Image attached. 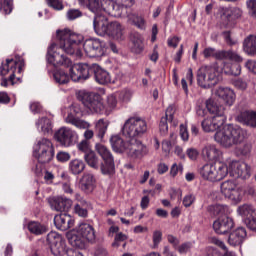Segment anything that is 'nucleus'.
<instances>
[{
	"instance_id": "1",
	"label": "nucleus",
	"mask_w": 256,
	"mask_h": 256,
	"mask_svg": "<svg viewBox=\"0 0 256 256\" xmlns=\"http://www.w3.org/2000/svg\"><path fill=\"white\" fill-rule=\"evenodd\" d=\"M71 79L74 82L87 81L91 75H94L95 80L100 85L111 83V75L107 70H104L97 64L78 63L71 68Z\"/></svg>"
},
{
	"instance_id": "2",
	"label": "nucleus",
	"mask_w": 256,
	"mask_h": 256,
	"mask_svg": "<svg viewBox=\"0 0 256 256\" xmlns=\"http://www.w3.org/2000/svg\"><path fill=\"white\" fill-rule=\"evenodd\" d=\"M56 37L59 41V49H62L67 55H72L81 59L83 51L81 43H83V35L77 34L67 28L56 31Z\"/></svg>"
},
{
	"instance_id": "3",
	"label": "nucleus",
	"mask_w": 256,
	"mask_h": 256,
	"mask_svg": "<svg viewBox=\"0 0 256 256\" xmlns=\"http://www.w3.org/2000/svg\"><path fill=\"white\" fill-rule=\"evenodd\" d=\"M93 25L95 33L100 35V37L108 35L109 37H113V39H123V27L121 26V23H109V20L105 15H98L97 17H94Z\"/></svg>"
},
{
	"instance_id": "4",
	"label": "nucleus",
	"mask_w": 256,
	"mask_h": 256,
	"mask_svg": "<svg viewBox=\"0 0 256 256\" xmlns=\"http://www.w3.org/2000/svg\"><path fill=\"white\" fill-rule=\"evenodd\" d=\"M198 173L205 181H222L229 175V167L225 163L204 164L198 169Z\"/></svg>"
},
{
	"instance_id": "5",
	"label": "nucleus",
	"mask_w": 256,
	"mask_h": 256,
	"mask_svg": "<svg viewBox=\"0 0 256 256\" xmlns=\"http://www.w3.org/2000/svg\"><path fill=\"white\" fill-rule=\"evenodd\" d=\"M33 157L41 165L51 163L55 157V146L48 138H40L34 145Z\"/></svg>"
},
{
	"instance_id": "6",
	"label": "nucleus",
	"mask_w": 256,
	"mask_h": 256,
	"mask_svg": "<svg viewBox=\"0 0 256 256\" xmlns=\"http://www.w3.org/2000/svg\"><path fill=\"white\" fill-rule=\"evenodd\" d=\"M147 133V121L139 116H131L128 118L123 127L122 134L130 139L143 137Z\"/></svg>"
},
{
	"instance_id": "7",
	"label": "nucleus",
	"mask_w": 256,
	"mask_h": 256,
	"mask_svg": "<svg viewBox=\"0 0 256 256\" xmlns=\"http://www.w3.org/2000/svg\"><path fill=\"white\" fill-rule=\"evenodd\" d=\"M197 83L203 89L215 87L219 83V72L215 66H202L197 71Z\"/></svg>"
},
{
	"instance_id": "8",
	"label": "nucleus",
	"mask_w": 256,
	"mask_h": 256,
	"mask_svg": "<svg viewBox=\"0 0 256 256\" xmlns=\"http://www.w3.org/2000/svg\"><path fill=\"white\" fill-rule=\"evenodd\" d=\"M78 100L83 103L92 113H105V104L101 95L93 92L80 91L78 93Z\"/></svg>"
},
{
	"instance_id": "9",
	"label": "nucleus",
	"mask_w": 256,
	"mask_h": 256,
	"mask_svg": "<svg viewBox=\"0 0 256 256\" xmlns=\"http://www.w3.org/2000/svg\"><path fill=\"white\" fill-rule=\"evenodd\" d=\"M207 111L213 117H225V107L213 98H209L204 104L200 103L196 106L197 117H207Z\"/></svg>"
},
{
	"instance_id": "10",
	"label": "nucleus",
	"mask_w": 256,
	"mask_h": 256,
	"mask_svg": "<svg viewBox=\"0 0 256 256\" xmlns=\"http://www.w3.org/2000/svg\"><path fill=\"white\" fill-rule=\"evenodd\" d=\"M96 151L104 161L100 164V171L103 175H113L115 173V158L111 150L103 144H96Z\"/></svg>"
},
{
	"instance_id": "11",
	"label": "nucleus",
	"mask_w": 256,
	"mask_h": 256,
	"mask_svg": "<svg viewBox=\"0 0 256 256\" xmlns=\"http://www.w3.org/2000/svg\"><path fill=\"white\" fill-rule=\"evenodd\" d=\"M47 61L50 63V65H53V67H73V61L69 59L65 54L57 51V44L53 43L48 47L47 50Z\"/></svg>"
},
{
	"instance_id": "12",
	"label": "nucleus",
	"mask_w": 256,
	"mask_h": 256,
	"mask_svg": "<svg viewBox=\"0 0 256 256\" xmlns=\"http://www.w3.org/2000/svg\"><path fill=\"white\" fill-rule=\"evenodd\" d=\"M51 253L54 256H63L67 250V244L65 243V239L57 232H50L47 235L46 239Z\"/></svg>"
},
{
	"instance_id": "13",
	"label": "nucleus",
	"mask_w": 256,
	"mask_h": 256,
	"mask_svg": "<svg viewBox=\"0 0 256 256\" xmlns=\"http://www.w3.org/2000/svg\"><path fill=\"white\" fill-rule=\"evenodd\" d=\"M203 55L205 59L215 57V59L218 60L229 59V61H235L236 63H241L243 61V58L239 54L231 50H222L217 52L215 51V48L208 47L203 50Z\"/></svg>"
},
{
	"instance_id": "14",
	"label": "nucleus",
	"mask_w": 256,
	"mask_h": 256,
	"mask_svg": "<svg viewBox=\"0 0 256 256\" xmlns=\"http://www.w3.org/2000/svg\"><path fill=\"white\" fill-rule=\"evenodd\" d=\"M87 57H103L105 55V42L99 39H87L83 44Z\"/></svg>"
},
{
	"instance_id": "15",
	"label": "nucleus",
	"mask_w": 256,
	"mask_h": 256,
	"mask_svg": "<svg viewBox=\"0 0 256 256\" xmlns=\"http://www.w3.org/2000/svg\"><path fill=\"white\" fill-rule=\"evenodd\" d=\"M228 173L235 179H249L251 177V167L245 162L233 161L229 165Z\"/></svg>"
},
{
	"instance_id": "16",
	"label": "nucleus",
	"mask_w": 256,
	"mask_h": 256,
	"mask_svg": "<svg viewBox=\"0 0 256 256\" xmlns=\"http://www.w3.org/2000/svg\"><path fill=\"white\" fill-rule=\"evenodd\" d=\"M149 153V149L137 138H131L128 141V150L127 155L131 157V159H143L145 155Z\"/></svg>"
},
{
	"instance_id": "17",
	"label": "nucleus",
	"mask_w": 256,
	"mask_h": 256,
	"mask_svg": "<svg viewBox=\"0 0 256 256\" xmlns=\"http://www.w3.org/2000/svg\"><path fill=\"white\" fill-rule=\"evenodd\" d=\"M54 137L62 147H71L73 145V141L77 137V132L68 127H61L54 134Z\"/></svg>"
},
{
	"instance_id": "18",
	"label": "nucleus",
	"mask_w": 256,
	"mask_h": 256,
	"mask_svg": "<svg viewBox=\"0 0 256 256\" xmlns=\"http://www.w3.org/2000/svg\"><path fill=\"white\" fill-rule=\"evenodd\" d=\"M49 203L51 209L60 213H69L71 207H73V200L63 196L51 198Z\"/></svg>"
},
{
	"instance_id": "19",
	"label": "nucleus",
	"mask_w": 256,
	"mask_h": 256,
	"mask_svg": "<svg viewBox=\"0 0 256 256\" xmlns=\"http://www.w3.org/2000/svg\"><path fill=\"white\" fill-rule=\"evenodd\" d=\"M235 227V222L229 216H222L213 223V229L218 235H226Z\"/></svg>"
},
{
	"instance_id": "20",
	"label": "nucleus",
	"mask_w": 256,
	"mask_h": 256,
	"mask_svg": "<svg viewBox=\"0 0 256 256\" xmlns=\"http://www.w3.org/2000/svg\"><path fill=\"white\" fill-rule=\"evenodd\" d=\"M225 125V117H207L201 122V127L205 133H211L221 129Z\"/></svg>"
},
{
	"instance_id": "21",
	"label": "nucleus",
	"mask_w": 256,
	"mask_h": 256,
	"mask_svg": "<svg viewBox=\"0 0 256 256\" xmlns=\"http://www.w3.org/2000/svg\"><path fill=\"white\" fill-rule=\"evenodd\" d=\"M97 180H95V176L91 173H84L79 181V187L81 191L86 193L87 195H91L93 191H95Z\"/></svg>"
},
{
	"instance_id": "22",
	"label": "nucleus",
	"mask_w": 256,
	"mask_h": 256,
	"mask_svg": "<svg viewBox=\"0 0 256 256\" xmlns=\"http://www.w3.org/2000/svg\"><path fill=\"white\" fill-rule=\"evenodd\" d=\"M214 139L217 143L222 145V147H233L234 145L230 126L216 132L214 135Z\"/></svg>"
},
{
	"instance_id": "23",
	"label": "nucleus",
	"mask_w": 256,
	"mask_h": 256,
	"mask_svg": "<svg viewBox=\"0 0 256 256\" xmlns=\"http://www.w3.org/2000/svg\"><path fill=\"white\" fill-rule=\"evenodd\" d=\"M54 224L60 231H67L75 225V220L67 213H61L54 217Z\"/></svg>"
},
{
	"instance_id": "24",
	"label": "nucleus",
	"mask_w": 256,
	"mask_h": 256,
	"mask_svg": "<svg viewBox=\"0 0 256 256\" xmlns=\"http://www.w3.org/2000/svg\"><path fill=\"white\" fill-rule=\"evenodd\" d=\"M236 121L246 127L256 128V111L244 110L236 116Z\"/></svg>"
},
{
	"instance_id": "25",
	"label": "nucleus",
	"mask_w": 256,
	"mask_h": 256,
	"mask_svg": "<svg viewBox=\"0 0 256 256\" xmlns=\"http://www.w3.org/2000/svg\"><path fill=\"white\" fill-rule=\"evenodd\" d=\"M247 237V230L243 227H239L233 232L230 233L228 238V243L232 245V247H237V245H241L245 238Z\"/></svg>"
},
{
	"instance_id": "26",
	"label": "nucleus",
	"mask_w": 256,
	"mask_h": 256,
	"mask_svg": "<svg viewBox=\"0 0 256 256\" xmlns=\"http://www.w3.org/2000/svg\"><path fill=\"white\" fill-rule=\"evenodd\" d=\"M15 71H17V61L14 59H6V63H2V67H0V75L5 77V75H9V81H15Z\"/></svg>"
},
{
	"instance_id": "27",
	"label": "nucleus",
	"mask_w": 256,
	"mask_h": 256,
	"mask_svg": "<svg viewBox=\"0 0 256 256\" xmlns=\"http://www.w3.org/2000/svg\"><path fill=\"white\" fill-rule=\"evenodd\" d=\"M77 231L84 237L86 241H88V243H95V228H93L90 224H80Z\"/></svg>"
},
{
	"instance_id": "28",
	"label": "nucleus",
	"mask_w": 256,
	"mask_h": 256,
	"mask_svg": "<svg viewBox=\"0 0 256 256\" xmlns=\"http://www.w3.org/2000/svg\"><path fill=\"white\" fill-rule=\"evenodd\" d=\"M113 151L116 153H127L129 149V142H125L119 135L112 136L110 138Z\"/></svg>"
},
{
	"instance_id": "29",
	"label": "nucleus",
	"mask_w": 256,
	"mask_h": 256,
	"mask_svg": "<svg viewBox=\"0 0 256 256\" xmlns=\"http://www.w3.org/2000/svg\"><path fill=\"white\" fill-rule=\"evenodd\" d=\"M243 51L249 57H256V36L249 35L243 41Z\"/></svg>"
},
{
	"instance_id": "30",
	"label": "nucleus",
	"mask_w": 256,
	"mask_h": 256,
	"mask_svg": "<svg viewBox=\"0 0 256 256\" xmlns=\"http://www.w3.org/2000/svg\"><path fill=\"white\" fill-rule=\"evenodd\" d=\"M230 131L232 134V142L234 145H239L247 139V131L243 130L240 126H230Z\"/></svg>"
},
{
	"instance_id": "31",
	"label": "nucleus",
	"mask_w": 256,
	"mask_h": 256,
	"mask_svg": "<svg viewBox=\"0 0 256 256\" xmlns=\"http://www.w3.org/2000/svg\"><path fill=\"white\" fill-rule=\"evenodd\" d=\"M85 162L79 158L72 159L68 164V171L71 175H81L85 171Z\"/></svg>"
},
{
	"instance_id": "32",
	"label": "nucleus",
	"mask_w": 256,
	"mask_h": 256,
	"mask_svg": "<svg viewBox=\"0 0 256 256\" xmlns=\"http://www.w3.org/2000/svg\"><path fill=\"white\" fill-rule=\"evenodd\" d=\"M219 99H223L229 107L235 103V92L231 88H219L217 91Z\"/></svg>"
},
{
	"instance_id": "33",
	"label": "nucleus",
	"mask_w": 256,
	"mask_h": 256,
	"mask_svg": "<svg viewBox=\"0 0 256 256\" xmlns=\"http://www.w3.org/2000/svg\"><path fill=\"white\" fill-rule=\"evenodd\" d=\"M131 41H132V53H136L139 55V53H143V49H145V44L143 43V36L141 34L134 32L131 35Z\"/></svg>"
},
{
	"instance_id": "34",
	"label": "nucleus",
	"mask_w": 256,
	"mask_h": 256,
	"mask_svg": "<svg viewBox=\"0 0 256 256\" xmlns=\"http://www.w3.org/2000/svg\"><path fill=\"white\" fill-rule=\"evenodd\" d=\"M202 155L205 159H208V161H216V159H219L221 151L214 145H208L202 149Z\"/></svg>"
},
{
	"instance_id": "35",
	"label": "nucleus",
	"mask_w": 256,
	"mask_h": 256,
	"mask_svg": "<svg viewBox=\"0 0 256 256\" xmlns=\"http://www.w3.org/2000/svg\"><path fill=\"white\" fill-rule=\"evenodd\" d=\"M69 243L72 245V247H76L77 249H85L87 240L84 239L82 234H80L76 230L72 233L71 237L69 238Z\"/></svg>"
},
{
	"instance_id": "36",
	"label": "nucleus",
	"mask_w": 256,
	"mask_h": 256,
	"mask_svg": "<svg viewBox=\"0 0 256 256\" xmlns=\"http://www.w3.org/2000/svg\"><path fill=\"white\" fill-rule=\"evenodd\" d=\"M65 121L66 123H70V125H74L77 129H89V127H91L89 122L76 118L73 113H69L65 118Z\"/></svg>"
},
{
	"instance_id": "37",
	"label": "nucleus",
	"mask_w": 256,
	"mask_h": 256,
	"mask_svg": "<svg viewBox=\"0 0 256 256\" xmlns=\"http://www.w3.org/2000/svg\"><path fill=\"white\" fill-rule=\"evenodd\" d=\"M71 70V68H70ZM53 79L58 85H67L69 81H71V71H70V76L65 70H56L53 73Z\"/></svg>"
},
{
	"instance_id": "38",
	"label": "nucleus",
	"mask_w": 256,
	"mask_h": 256,
	"mask_svg": "<svg viewBox=\"0 0 256 256\" xmlns=\"http://www.w3.org/2000/svg\"><path fill=\"white\" fill-rule=\"evenodd\" d=\"M107 129H109V121L105 119H99L95 125V133L97 135V138L103 141V137H105Z\"/></svg>"
},
{
	"instance_id": "39",
	"label": "nucleus",
	"mask_w": 256,
	"mask_h": 256,
	"mask_svg": "<svg viewBox=\"0 0 256 256\" xmlns=\"http://www.w3.org/2000/svg\"><path fill=\"white\" fill-rule=\"evenodd\" d=\"M27 227L28 231L33 235H44V233H47V226L39 222H30Z\"/></svg>"
},
{
	"instance_id": "40",
	"label": "nucleus",
	"mask_w": 256,
	"mask_h": 256,
	"mask_svg": "<svg viewBox=\"0 0 256 256\" xmlns=\"http://www.w3.org/2000/svg\"><path fill=\"white\" fill-rule=\"evenodd\" d=\"M84 161H86L87 165L92 169H99V157L95 154L94 151L88 152L84 155Z\"/></svg>"
},
{
	"instance_id": "41",
	"label": "nucleus",
	"mask_w": 256,
	"mask_h": 256,
	"mask_svg": "<svg viewBox=\"0 0 256 256\" xmlns=\"http://www.w3.org/2000/svg\"><path fill=\"white\" fill-rule=\"evenodd\" d=\"M238 213L239 215H241V217H244L245 219H249L250 217L256 215L255 209L250 204H244L242 206H239Z\"/></svg>"
},
{
	"instance_id": "42",
	"label": "nucleus",
	"mask_w": 256,
	"mask_h": 256,
	"mask_svg": "<svg viewBox=\"0 0 256 256\" xmlns=\"http://www.w3.org/2000/svg\"><path fill=\"white\" fill-rule=\"evenodd\" d=\"M86 6L89 11L95 14L94 17L103 15V13H101V2H99V0H87Z\"/></svg>"
},
{
	"instance_id": "43",
	"label": "nucleus",
	"mask_w": 256,
	"mask_h": 256,
	"mask_svg": "<svg viewBox=\"0 0 256 256\" xmlns=\"http://www.w3.org/2000/svg\"><path fill=\"white\" fill-rule=\"evenodd\" d=\"M225 197L230 199V201H233V203H241V200L243 199V191L236 186V188L229 192V195H226Z\"/></svg>"
},
{
	"instance_id": "44",
	"label": "nucleus",
	"mask_w": 256,
	"mask_h": 256,
	"mask_svg": "<svg viewBox=\"0 0 256 256\" xmlns=\"http://www.w3.org/2000/svg\"><path fill=\"white\" fill-rule=\"evenodd\" d=\"M0 11L4 15H11L13 12V0H0Z\"/></svg>"
},
{
	"instance_id": "45",
	"label": "nucleus",
	"mask_w": 256,
	"mask_h": 256,
	"mask_svg": "<svg viewBox=\"0 0 256 256\" xmlns=\"http://www.w3.org/2000/svg\"><path fill=\"white\" fill-rule=\"evenodd\" d=\"M37 127L41 128L44 133H49L51 131V120L47 117H42L36 122Z\"/></svg>"
},
{
	"instance_id": "46",
	"label": "nucleus",
	"mask_w": 256,
	"mask_h": 256,
	"mask_svg": "<svg viewBox=\"0 0 256 256\" xmlns=\"http://www.w3.org/2000/svg\"><path fill=\"white\" fill-rule=\"evenodd\" d=\"M235 188H237V184L235 182L228 180L221 184V193L226 197L229 195Z\"/></svg>"
},
{
	"instance_id": "47",
	"label": "nucleus",
	"mask_w": 256,
	"mask_h": 256,
	"mask_svg": "<svg viewBox=\"0 0 256 256\" xmlns=\"http://www.w3.org/2000/svg\"><path fill=\"white\" fill-rule=\"evenodd\" d=\"M209 211L215 217H217L219 215H225L227 213V206H224L221 204H216V205L210 206Z\"/></svg>"
},
{
	"instance_id": "48",
	"label": "nucleus",
	"mask_w": 256,
	"mask_h": 256,
	"mask_svg": "<svg viewBox=\"0 0 256 256\" xmlns=\"http://www.w3.org/2000/svg\"><path fill=\"white\" fill-rule=\"evenodd\" d=\"M252 149L253 146L251 145V143L246 142L238 148V153H240V155H242L243 157H249L251 155Z\"/></svg>"
},
{
	"instance_id": "49",
	"label": "nucleus",
	"mask_w": 256,
	"mask_h": 256,
	"mask_svg": "<svg viewBox=\"0 0 256 256\" xmlns=\"http://www.w3.org/2000/svg\"><path fill=\"white\" fill-rule=\"evenodd\" d=\"M108 15H111V17H121V15H123V6L117 4V2H114L111 12H108Z\"/></svg>"
},
{
	"instance_id": "50",
	"label": "nucleus",
	"mask_w": 256,
	"mask_h": 256,
	"mask_svg": "<svg viewBox=\"0 0 256 256\" xmlns=\"http://www.w3.org/2000/svg\"><path fill=\"white\" fill-rule=\"evenodd\" d=\"M152 239H153L152 249H157V247H159V243L163 241V233L160 230H155L153 232Z\"/></svg>"
},
{
	"instance_id": "51",
	"label": "nucleus",
	"mask_w": 256,
	"mask_h": 256,
	"mask_svg": "<svg viewBox=\"0 0 256 256\" xmlns=\"http://www.w3.org/2000/svg\"><path fill=\"white\" fill-rule=\"evenodd\" d=\"M115 5V1L114 0H101V13H103V11L105 13L111 12L112 7Z\"/></svg>"
},
{
	"instance_id": "52",
	"label": "nucleus",
	"mask_w": 256,
	"mask_h": 256,
	"mask_svg": "<svg viewBox=\"0 0 256 256\" xmlns=\"http://www.w3.org/2000/svg\"><path fill=\"white\" fill-rule=\"evenodd\" d=\"M246 7L248 9V14L253 19H256V0H248L246 2Z\"/></svg>"
},
{
	"instance_id": "53",
	"label": "nucleus",
	"mask_w": 256,
	"mask_h": 256,
	"mask_svg": "<svg viewBox=\"0 0 256 256\" xmlns=\"http://www.w3.org/2000/svg\"><path fill=\"white\" fill-rule=\"evenodd\" d=\"M130 18L138 29H145V19L143 17L133 14Z\"/></svg>"
},
{
	"instance_id": "54",
	"label": "nucleus",
	"mask_w": 256,
	"mask_h": 256,
	"mask_svg": "<svg viewBox=\"0 0 256 256\" xmlns=\"http://www.w3.org/2000/svg\"><path fill=\"white\" fill-rule=\"evenodd\" d=\"M79 17H83V12L79 9H70L67 12V18L69 21H75V19H79Z\"/></svg>"
},
{
	"instance_id": "55",
	"label": "nucleus",
	"mask_w": 256,
	"mask_h": 256,
	"mask_svg": "<svg viewBox=\"0 0 256 256\" xmlns=\"http://www.w3.org/2000/svg\"><path fill=\"white\" fill-rule=\"evenodd\" d=\"M167 121H169V118L162 117L159 123V130L161 135H167V132L169 131V125L167 124Z\"/></svg>"
},
{
	"instance_id": "56",
	"label": "nucleus",
	"mask_w": 256,
	"mask_h": 256,
	"mask_svg": "<svg viewBox=\"0 0 256 256\" xmlns=\"http://www.w3.org/2000/svg\"><path fill=\"white\" fill-rule=\"evenodd\" d=\"M49 7H52L56 11L63 10V0H46Z\"/></svg>"
},
{
	"instance_id": "57",
	"label": "nucleus",
	"mask_w": 256,
	"mask_h": 256,
	"mask_svg": "<svg viewBox=\"0 0 256 256\" xmlns=\"http://www.w3.org/2000/svg\"><path fill=\"white\" fill-rule=\"evenodd\" d=\"M56 159L59 163H67V161L71 159V154H69V152L60 151L57 153Z\"/></svg>"
},
{
	"instance_id": "58",
	"label": "nucleus",
	"mask_w": 256,
	"mask_h": 256,
	"mask_svg": "<svg viewBox=\"0 0 256 256\" xmlns=\"http://www.w3.org/2000/svg\"><path fill=\"white\" fill-rule=\"evenodd\" d=\"M245 224L250 231H256V214L245 219Z\"/></svg>"
},
{
	"instance_id": "59",
	"label": "nucleus",
	"mask_w": 256,
	"mask_h": 256,
	"mask_svg": "<svg viewBox=\"0 0 256 256\" xmlns=\"http://www.w3.org/2000/svg\"><path fill=\"white\" fill-rule=\"evenodd\" d=\"M177 173H183V164L174 163L170 169L171 177H177Z\"/></svg>"
},
{
	"instance_id": "60",
	"label": "nucleus",
	"mask_w": 256,
	"mask_h": 256,
	"mask_svg": "<svg viewBox=\"0 0 256 256\" xmlns=\"http://www.w3.org/2000/svg\"><path fill=\"white\" fill-rule=\"evenodd\" d=\"M78 149L79 151H82V153H85V155H87V153H91V148L89 147V141L87 140H82L78 144Z\"/></svg>"
},
{
	"instance_id": "61",
	"label": "nucleus",
	"mask_w": 256,
	"mask_h": 256,
	"mask_svg": "<svg viewBox=\"0 0 256 256\" xmlns=\"http://www.w3.org/2000/svg\"><path fill=\"white\" fill-rule=\"evenodd\" d=\"M131 97H133V92L130 89H124L120 92V99L122 101H131Z\"/></svg>"
},
{
	"instance_id": "62",
	"label": "nucleus",
	"mask_w": 256,
	"mask_h": 256,
	"mask_svg": "<svg viewBox=\"0 0 256 256\" xmlns=\"http://www.w3.org/2000/svg\"><path fill=\"white\" fill-rule=\"evenodd\" d=\"M233 85L236 87V89H240V91H245V89H247V82L241 78L236 79L233 82Z\"/></svg>"
},
{
	"instance_id": "63",
	"label": "nucleus",
	"mask_w": 256,
	"mask_h": 256,
	"mask_svg": "<svg viewBox=\"0 0 256 256\" xmlns=\"http://www.w3.org/2000/svg\"><path fill=\"white\" fill-rule=\"evenodd\" d=\"M192 203H195V195L188 194L183 199L184 207H191Z\"/></svg>"
},
{
	"instance_id": "64",
	"label": "nucleus",
	"mask_w": 256,
	"mask_h": 256,
	"mask_svg": "<svg viewBox=\"0 0 256 256\" xmlns=\"http://www.w3.org/2000/svg\"><path fill=\"white\" fill-rule=\"evenodd\" d=\"M230 73L231 75H234V77L241 75V65H239V63L232 64L230 67Z\"/></svg>"
}]
</instances>
